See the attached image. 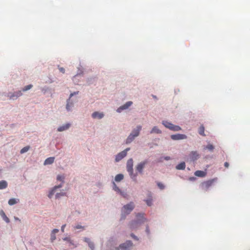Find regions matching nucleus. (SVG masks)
Masks as SVG:
<instances>
[{"label": "nucleus", "mask_w": 250, "mask_h": 250, "mask_svg": "<svg viewBox=\"0 0 250 250\" xmlns=\"http://www.w3.org/2000/svg\"><path fill=\"white\" fill-rule=\"evenodd\" d=\"M187 136L185 134H177L172 135L171 138L173 140H183L187 139Z\"/></svg>", "instance_id": "11"}, {"label": "nucleus", "mask_w": 250, "mask_h": 250, "mask_svg": "<svg viewBox=\"0 0 250 250\" xmlns=\"http://www.w3.org/2000/svg\"><path fill=\"white\" fill-rule=\"evenodd\" d=\"M136 216L137 220L132 221L130 224V228L131 229H136L146 220V219L144 217L143 214L138 213Z\"/></svg>", "instance_id": "1"}, {"label": "nucleus", "mask_w": 250, "mask_h": 250, "mask_svg": "<svg viewBox=\"0 0 250 250\" xmlns=\"http://www.w3.org/2000/svg\"><path fill=\"white\" fill-rule=\"evenodd\" d=\"M199 133L202 136H205L206 135L205 134L204 131H205V127L204 126L202 125L200 126L199 128Z\"/></svg>", "instance_id": "28"}, {"label": "nucleus", "mask_w": 250, "mask_h": 250, "mask_svg": "<svg viewBox=\"0 0 250 250\" xmlns=\"http://www.w3.org/2000/svg\"><path fill=\"white\" fill-rule=\"evenodd\" d=\"M74 229H84V227L82 226L81 225H78L76 226L75 227H74Z\"/></svg>", "instance_id": "35"}, {"label": "nucleus", "mask_w": 250, "mask_h": 250, "mask_svg": "<svg viewBox=\"0 0 250 250\" xmlns=\"http://www.w3.org/2000/svg\"><path fill=\"white\" fill-rule=\"evenodd\" d=\"M157 186L161 189H163L165 188V186L164 184L161 182H158L157 183Z\"/></svg>", "instance_id": "34"}, {"label": "nucleus", "mask_w": 250, "mask_h": 250, "mask_svg": "<svg viewBox=\"0 0 250 250\" xmlns=\"http://www.w3.org/2000/svg\"><path fill=\"white\" fill-rule=\"evenodd\" d=\"M33 87L32 84H29L28 85L25 86L24 87L22 88L23 91H26L30 89Z\"/></svg>", "instance_id": "31"}, {"label": "nucleus", "mask_w": 250, "mask_h": 250, "mask_svg": "<svg viewBox=\"0 0 250 250\" xmlns=\"http://www.w3.org/2000/svg\"><path fill=\"white\" fill-rule=\"evenodd\" d=\"M147 163V161H144L143 162H142L139 163L137 165V166L136 167V169L138 171V172H139L140 173H142L143 170L144 168L145 167Z\"/></svg>", "instance_id": "9"}, {"label": "nucleus", "mask_w": 250, "mask_h": 250, "mask_svg": "<svg viewBox=\"0 0 250 250\" xmlns=\"http://www.w3.org/2000/svg\"><path fill=\"white\" fill-rule=\"evenodd\" d=\"M165 159L166 160H168L170 159V157L168 156L166 157H165Z\"/></svg>", "instance_id": "45"}, {"label": "nucleus", "mask_w": 250, "mask_h": 250, "mask_svg": "<svg viewBox=\"0 0 250 250\" xmlns=\"http://www.w3.org/2000/svg\"><path fill=\"white\" fill-rule=\"evenodd\" d=\"M146 232H147V234L149 233V230L148 227H147L146 228Z\"/></svg>", "instance_id": "44"}, {"label": "nucleus", "mask_w": 250, "mask_h": 250, "mask_svg": "<svg viewBox=\"0 0 250 250\" xmlns=\"http://www.w3.org/2000/svg\"><path fill=\"white\" fill-rule=\"evenodd\" d=\"M17 203L16 200L15 199H14V198H12V199H10L9 201H8V204L9 205H13L15 204H16Z\"/></svg>", "instance_id": "30"}, {"label": "nucleus", "mask_w": 250, "mask_h": 250, "mask_svg": "<svg viewBox=\"0 0 250 250\" xmlns=\"http://www.w3.org/2000/svg\"><path fill=\"white\" fill-rule=\"evenodd\" d=\"M62 187V185H60L59 186L54 187V188L52 189V190L49 192V193L48 194L49 198H51L52 196L54 194L56 189L57 188H61Z\"/></svg>", "instance_id": "18"}, {"label": "nucleus", "mask_w": 250, "mask_h": 250, "mask_svg": "<svg viewBox=\"0 0 250 250\" xmlns=\"http://www.w3.org/2000/svg\"><path fill=\"white\" fill-rule=\"evenodd\" d=\"M154 133L160 134L161 133V131L157 126H154L153 127L151 131H150V133Z\"/></svg>", "instance_id": "27"}, {"label": "nucleus", "mask_w": 250, "mask_h": 250, "mask_svg": "<svg viewBox=\"0 0 250 250\" xmlns=\"http://www.w3.org/2000/svg\"><path fill=\"white\" fill-rule=\"evenodd\" d=\"M132 243L131 241H127L125 243L121 244L119 248H117V250H119L121 249L123 250H128V249L131 247Z\"/></svg>", "instance_id": "7"}, {"label": "nucleus", "mask_w": 250, "mask_h": 250, "mask_svg": "<svg viewBox=\"0 0 250 250\" xmlns=\"http://www.w3.org/2000/svg\"><path fill=\"white\" fill-rule=\"evenodd\" d=\"M163 124L167 128H168L171 130L177 131L181 129V128L179 126L174 125L167 121H164L163 122Z\"/></svg>", "instance_id": "4"}, {"label": "nucleus", "mask_w": 250, "mask_h": 250, "mask_svg": "<svg viewBox=\"0 0 250 250\" xmlns=\"http://www.w3.org/2000/svg\"><path fill=\"white\" fill-rule=\"evenodd\" d=\"M131 237L135 240H138V238L133 233L131 234Z\"/></svg>", "instance_id": "39"}, {"label": "nucleus", "mask_w": 250, "mask_h": 250, "mask_svg": "<svg viewBox=\"0 0 250 250\" xmlns=\"http://www.w3.org/2000/svg\"><path fill=\"white\" fill-rule=\"evenodd\" d=\"M215 180V179H211L202 183L201 184V189L207 191L212 186Z\"/></svg>", "instance_id": "3"}, {"label": "nucleus", "mask_w": 250, "mask_h": 250, "mask_svg": "<svg viewBox=\"0 0 250 250\" xmlns=\"http://www.w3.org/2000/svg\"><path fill=\"white\" fill-rule=\"evenodd\" d=\"M63 179H64V177L63 176H62V175H58L57 176V180H59V181H63Z\"/></svg>", "instance_id": "36"}, {"label": "nucleus", "mask_w": 250, "mask_h": 250, "mask_svg": "<svg viewBox=\"0 0 250 250\" xmlns=\"http://www.w3.org/2000/svg\"><path fill=\"white\" fill-rule=\"evenodd\" d=\"M133 161L132 158L129 159L126 164V169L127 171L128 172L129 174L133 180L136 181V177L137 176V173H134L133 172Z\"/></svg>", "instance_id": "2"}, {"label": "nucleus", "mask_w": 250, "mask_h": 250, "mask_svg": "<svg viewBox=\"0 0 250 250\" xmlns=\"http://www.w3.org/2000/svg\"><path fill=\"white\" fill-rule=\"evenodd\" d=\"M206 148L208 149L210 151H212L214 149V146L211 144H208L206 146Z\"/></svg>", "instance_id": "32"}, {"label": "nucleus", "mask_w": 250, "mask_h": 250, "mask_svg": "<svg viewBox=\"0 0 250 250\" xmlns=\"http://www.w3.org/2000/svg\"><path fill=\"white\" fill-rule=\"evenodd\" d=\"M135 138V136L133 135V134L130 133L129 136L127 137L126 140V143L128 144L131 143Z\"/></svg>", "instance_id": "24"}, {"label": "nucleus", "mask_w": 250, "mask_h": 250, "mask_svg": "<svg viewBox=\"0 0 250 250\" xmlns=\"http://www.w3.org/2000/svg\"><path fill=\"white\" fill-rule=\"evenodd\" d=\"M7 183L4 180L0 181V189L6 188L7 187Z\"/></svg>", "instance_id": "22"}, {"label": "nucleus", "mask_w": 250, "mask_h": 250, "mask_svg": "<svg viewBox=\"0 0 250 250\" xmlns=\"http://www.w3.org/2000/svg\"><path fill=\"white\" fill-rule=\"evenodd\" d=\"M146 203L148 206H151L152 204V199L151 198L147 199L146 201Z\"/></svg>", "instance_id": "33"}, {"label": "nucleus", "mask_w": 250, "mask_h": 250, "mask_svg": "<svg viewBox=\"0 0 250 250\" xmlns=\"http://www.w3.org/2000/svg\"><path fill=\"white\" fill-rule=\"evenodd\" d=\"M55 160V158L53 157H49L47 158L44 162V165H50L52 164Z\"/></svg>", "instance_id": "17"}, {"label": "nucleus", "mask_w": 250, "mask_h": 250, "mask_svg": "<svg viewBox=\"0 0 250 250\" xmlns=\"http://www.w3.org/2000/svg\"><path fill=\"white\" fill-rule=\"evenodd\" d=\"M63 240H64L69 241L70 238H68V237H66V238H64L63 239Z\"/></svg>", "instance_id": "46"}, {"label": "nucleus", "mask_w": 250, "mask_h": 250, "mask_svg": "<svg viewBox=\"0 0 250 250\" xmlns=\"http://www.w3.org/2000/svg\"><path fill=\"white\" fill-rule=\"evenodd\" d=\"M50 239H51V240L52 242L54 241L56 239L55 234L51 233V238Z\"/></svg>", "instance_id": "37"}, {"label": "nucleus", "mask_w": 250, "mask_h": 250, "mask_svg": "<svg viewBox=\"0 0 250 250\" xmlns=\"http://www.w3.org/2000/svg\"><path fill=\"white\" fill-rule=\"evenodd\" d=\"M22 95V93L21 91H18L15 92L14 93H9L8 94V97L11 100H15L17 99L18 97L21 96Z\"/></svg>", "instance_id": "8"}, {"label": "nucleus", "mask_w": 250, "mask_h": 250, "mask_svg": "<svg viewBox=\"0 0 250 250\" xmlns=\"http://www.w3.org/2000/svg\"><path fill=\"white\" fill-rule=\"evenodd\" d=\"M190 157L192 160L194 161L198 158L199 154L197 151H192L190 154Z\"/></svg>", "instance_id": "19"}, {"label": "nucleus", "mask_w": 250, "mask_h": 250, "mask_svg": "<svg viewBox=\"0 0 250 250\" xmlns=\"http://www.w3.org/2000/svg\"><path fill=\"white\" fill-rule=\"evenodd\" d=\"M78 92H79L78 91V92H74L73 93H71L70 95L69 98H70L74 95L78 94ZM69 101H70V99H69L68 101H67V103L66 106V108L68 111L70 110L71 107L73 106V103H70Z\"/></svg>", "instance_id": "13"}, {"label": "nucleus", "mask_w": 250, "mask_h": 250, "mask_svg": "<svg viewBox=\"0 0 250 250\" xmlns=\"http://www.w3.org/2000/svg\"><path fill=\"white\" fill-rule=\"evenodd\" d=\"M15 218V219L16 220H18V221H21V220H20L18 217H15V218Z\"/></svg>", "instance_id": "47"}, {"label": "nucleus", "mask_w": 250, "mask_h": 250, "mask_svg": "<svg viewBox=\"0 0 250 250\" xmlns=\"http://www.w3.org/2000/svg\"><path fill=\"white\" fill-rule=\"evenodd\" d=\"M224 166L226 167V168H228L229 167V163L228 162H225L224 163Z\"/></svg>", "instance_id": "42"}, {"label": "nucleus", "mask_w": 250, "mask_h": 250, "mask_svg": "<svg viewBox=\"0 0 250 250\" xmlns=\"http://www.w3.org/2000/svg\"><path fill=\"white\" fill-rule=\"evenodd\" d=\"M104 114L102 112H94L92 114V117L94 119H102L104 117Z\"/></svg>", "instance_id": "12"}, {"label": "nucleus", "mask_w": 250, "mask_h": 250, "mask_svg": "<svg viewBox=\"0 0 250 250\" xmlns=\"http://www.w3.org/2000/svg\"><path fill=\"white\" fill-rule=\"evenodd\" d=\"M113 188L115 191L123 195V192H122L120 189L117 186L116 184L114 182H113Z\"/></svg>", "instance_id": "23"}, {"label": "nucleus", "mask_w": 250, "mask_h": 250, "mask_svg": "<svg viewBox=\"0 0 250 250\" xmlns=\"http://www.w3.org/2000/svg\"><path fill=\"white\" fill-rule=\"evenodd\" d=\"M207 174L206 172L202 170H197L195 172L194 175L197 177H204Z\"/></svg>", "instance_id": "15"}, {"label": "nucleus", "mask_w": 250, "mask_h": 250, "mask_svg": "<svg viewBox=\"0 0 250 250\" xmlns=\"http://www.w3.org/2000/svg\"><path fill=\"white\" fill-rule=\"evenodd\" d=\"M134 205L133 202L125 205L122 209V211L125 214H128L133 209Z\"/></svg>", "instance_id": "5"}, {"label": "nucleus", "mask_w": 250, "mask_h": 250, "mask_svg": "<svg viewBox=\"0 0 250 250\" xmlns=\"http://www.w3.org/2000/svg\"><path fill=\"white\" fill-rule=\"evenodd\" d=\"M133 103L131 101H128L126 102L124 105L119 107L117 109V111L118 112H121L122 110L127 109L129 106H130Z\"/></svg>", "instance_id": "10"}, {"label": "nucleus", "mask_w": 250, "mask_h": 250, "mask_svg": "<svg viewBox=\"0 0 250 250\" xmlns=\"http://www.w3.org/2000/svg\"><path fill=\"white\" fill-rule=\"evenodd\" d=\"M124 178V175L122 174H117L115 177V180L116 182H120Z\"/></svg>", "instance_id": "26"}, {"label": "nucleus", "mask_w": 250, "mask_h": 250, "mask_svg": "<svg viewBox=\"0 0 250 250\" xmlns=\"http://www.w3.org/2000/svg\"><path fill=\"white\" fill-rule=\"evenodd\" d=\"M64 195V193H57L56 194V197L59 198V197H60V196H63Z\"/></svg>", "instance_id": "38"}, {"label": "nucleus", "mask_w": 250, "mask_h": 250, "mask_svg": "<svg viewBox=\"0 0 250 250\" xmlns=\"http://www.w3.org/2000/svg\"><path fill=\"white\" fill-rule=\"evenodd\" d=\"M70 125L69 124H66L64 125L60 126L58 128L57 130L59 132L62 131L67 130L69 128Z\"/></svg>", "instance_id": "16"}, {"label": "nucleus", "mask_w": 250, "mask_h": 250, "mask_svg": "<svg viewBox=\"0 0 250 250\" xmlns=\"http://www.w3.org/2000/svg\"><path fill=\"white\" fill-rule=\"evenodd\" d=\"M130 150V148H127L122 152L119 153L116 156L115 160L116 162H119L123 158L126 156L127 152Z\"/></svg>", "instance_id": "6"}, {"label": "nucleus", "mask_w": 250, "mask_h": 250, "mask_svg": "<svg viewBox=\"0 0 250 250\" xmlns=\"http://www.w3.org/2000/svg\"><path fill=\"white\" fill-rule=\"evenodd\" d=\"M0 215H1V216L2 217L3 219L6 223H9L10 222L9 219L6 216V215H5L4 212L2 210H0Z\"/></svg>", "instance_id": "21"}, {"label": "nucleus", "mask_w": 250, "mask_h": 250, "mask_svg": "<svg viewBox=\"0 0 250 250\" xmlns=\"http://www.w3.org/2000/svg\"><path fill=\"white\" fill-rule=\"evenodd\" d=\"M58 232H59V229H53L51 233L55 234L56 233H58Z\"/></svg>", "instance_id": "40"}, {"label": "nucleus", "mask_w": 250, "mask_h": 250, "mask_svg": "<svg viewBox=\"0 0 250 250\" xmlns=\"http://www.w3.org/2000/svg\"><path fill=\"white\" fill-rule=\"evenodd\" d=\"M30 148V146H25L23 148H22L21 151H20V153L21 154H23L27 151H28V150Z\"/></svg>", "instance_id": "29"}, {"label": "nucleus", "mask_w": 250, "mask_h": 250, "mask_svg": "<svg viewBox=\"0 0 250 250\" xmlns=\"http://www.w3.org/2000/svg\"><path fill=\"white\" fill-rule=\"evenodd\" d=\"M59 69L60 72H61L62 73H64L65 69L63 67H60Z\"/></svg>", "instance_id": "41"}, {"label": "nucleus", "mask_w": 250, "mask_h": 250, "mask_svg": "<svg viewBox=\"0 0 250 250\" xmlns=\"http://www.w3.org/2000/svg\"><path fill=\"white\" fill-rule=\"evenodd\" d=\"M141 129L142 126L141 125H138L137 126V128L134 129L131 133L133 134L134 136L136 137L139 135V133Z\"/></svg>", "instance_id": "14"}, {"label": "nucleus", "mask_w": 250, "mask_h": 250, "mask_svg": "<svg viewBox=\"0 0 250 250\" xmlns=\"http://www.w3.org/2000/svg\"><path fill=\"white\" fill-rule=\"evenodd\" d=\"M84 241L88 243L89 248L92 250H94V245L93 242H91L90 239L88 238H84Z\"/></svg>", "instance_id": "20"}, {"label": "nucleus", "mask_w": 250, "mask_h": 250, "mask_svg": "<svg viewBox=\"0 0 250 250\" xmlns=\"http://www.w3.org/2000/svg\"><path fill=\"white\" fill-rule=\"evenodd\" d=\"M65 226H66V225H63L62 226L61 230L62 232H64V229Z\"/></svg>", "instance_id": "43"}, {"label": "nucleus", "mask_w": 250, "mask_h": 250, "mask_svg": "<svg viewBox=\"0 0 250 250\" xmlns=\"http://www.w3.org/2000/svg\"><path fill=\"white\" fill-rule=\"evenodd\" d=\"M185 167H186V165H185V162H182V163H180L179 164H178L176 166V168L177 169L182 170V169H184L185 168Z\"/></svg>", "instance_id": "25"}]
</instances>
